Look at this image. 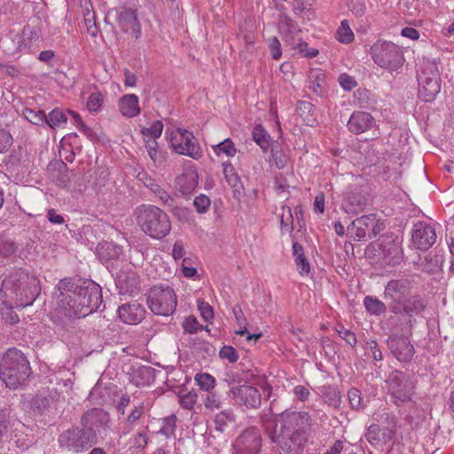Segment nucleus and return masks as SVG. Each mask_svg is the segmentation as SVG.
Segmentation results:
<instances>
[{"label":"nucleus","instance_id":"f257e3e1","mask_svg":"<svg viewBox=\"0 0 454 454\" xmlns=\"http://www.w3.org/2000/svg\"><path fill=\"white\" fill-rule=\"evenodd\" d=\"M266 434L286 454H301L308 441L311 418L308 412L285 411L274 421L263 419Z\"/></svg>","mask_w":454,"mask_h":454},{"label":"nucleus","instance_id":"f03ea898","mask_svg":"<svg viewBox=\"0 0 454 454\" xmlns=\"http://www.w3.org/2000/svg\"><path fill=\"white\" fill-rule=\"evenodd\" d=\"M59 313L67 318L84 317L102 303L101 287L92 280L78 284L65 278L59 283Z\"/></svg>","mask_w":454,"mask_h":454},{"label":"nucleus","instance_id":"7ed1b4c3","mask_svg":"<svg viewBox=\"0 0 454 454\" xmlns=\"http://www.w3.org/2000/svg\"><path fill=\"white\" fill-rule=\"evenodd\" d=\"M40 292L39 279L23 269L15 270L6 276L0 290L3 303L10 308L31 305Z\"/></svg>","mask_w":454,"mask_h":454},{"label":"nucleus","instance_id":"20e7f679","mask_svg":"<svg viewBox=\"0 0 454 454\" xmlns=\"http://www.w3.org/2000/svg\"><path fill=\"white\" fill-rule=\"evenodd\" d=\"M412 282L403 278L388 281L384 290V298L392 313L411 317L424 310L426 305L419 295H411Z\"/></svg>","mask_w":454,"mask_h":454},{"label":"nucleus","instance_id":"39448f33","mask_svg":"<svg viewBox=\"0 0 454 454\" xmlns=\"http://www.w3.org/2000/svg\"><path fill=\"white\" fill-rule=\"evenodd\" d=\"M31 374L29 362L22 352L8 349L0 361V379L9 388L24 385Z\"/></svg>","mask_w":454,"mask_h":454},{"label":"nucleus","instance_id":"423d86ee","mask_svg":"<svg viewBox=\"0 0 454 454\" xmlns=\"http://www.w3.org/2000/svg\"><path fill=\"white\" fill-rule=\"evenodd\" d=\"M135 214L137 225L151 238L160 239L169 233V217L158 207L143 205L136 209Z\"/></svg>","mask_w":454,"mask_h":454},{"label":"nucleus","instance_id":"0eeeda50","mask_svg":"<svg viewBox=\"0 0 454 454\" xmlns=\"http://www.w3.org/2000/svg\"><path fill=\"white\" fill-rule=\"evenodd\" d=\"M146 301L151 311L155 315L162 317L172 315L177 304L174 289L164 285L151 287L148 291Z\"/></svg>","mask_w":454,"mask_h":454},{"label":"nucleus","instance_id":"6e6552de","mask_svg":"<svg viewBox=\"0 0 454 454\" xmlns=\"http://www.w3.org/2000/svg\"><path fill=\"white\" fill-rule=\"evenodd\" d=\"M370 54L379 67L392 71L401 67L404 62L402 50L392 42L377 41L371 46Z\"/></svg>","mask_w":454,"mask_h":454},{"label":"nucleus","instance_id":"1a4fd4ad","mask_svg":"<svg viewBox=\"0 0 454 454\" xmlns=\"http://www.w3.org/2000/svg\"><path fill=\"white\" fill-rule=\"evenodd\" d=\"M97 434L85 432L83 429L71 428L62 432L59 437L61 448L79 453L97 443Z\"/></svg>","mask_w":454,"mask_h":454},{"label":"nucleus","instance_id":"9d476101","mask_svg":"<svg viewBox=\"0 0 454 454\" xmlns=\"http://www.w3.org/2000/svg\"><path fill=\"white\" fill-rule=\"evenodd\" d=\"M388 393L393 396L394 403L399 406L411 400L414 394V385L405 373L392 372L387 380Z\"/></svg>","mask_w":454,"mask_h":454},{"label":"nucleus","instance_id":"9b49d317","mask_svg":"<svg viewBox=\"0 0 454 454\" xmlns=\"http://www.w3.org/2000/svg\"><path fill=\"white\" fill-rule=\"evenodd\" d=\"M441 90L440 74L434 62H427L419 76V97L425 102H432Z\"/></svg>","mask_w":454,"mask_h":454},{"label":"nucleus","instance_id":"f8f14e48","mask_svg":"<svg viewBox=\"0 0 454 454\" xmlns=\"http://www.w3.org/2000/svg\"><path fill=\"white\" fill-rule=\"evenodd\" d=\"M262 434L257 427L243 430L234 440L231 454H259L262 445Z\"/></svg>","mask_w":454,"mask_h":454},{"label":"nucleus","instance_id":"ddd939ff","mask_svg":"<svg viewBox=\"0 0 454 454\" xmlns=\"http://www.w3.org/2000/svg\"><path fill=\"white\" fill-rule=\"evenodd\" d=\"M228 395L236 404L247 409H257L262 403V395L254 386L242 384L230 388Z\"/></svg>","mask_w":454,"mask_h":454},{"label":"nucleus","instance_id":"4468645a","mask_svg":"<svg viewBox=\"0 0 454 454\" xmlns=\"http://www.w3.org/2000/svg\"><path fill=\"white\" fill-rule=\"evenodd\" d=\"M170 144L173 149L179 154L187 155L193 159L201 157L202 152L193 136L186 129H178L170 137Z\"/></svg>","mask_w":454,"mask_h":454},{"label":"nucleus","instance_id":"2eb2a0df","mask_svg":"<svg viewBox=\"0 0 454 454\" xmlns=\"http://www.w3.org/2000/svg\"><path fill=\"white\" fill-rule=\"evenodd\" d=\"M60 397L56 388H42L35 395H24V402L30 409L38 413L55 405Z\"/></svg>","mask_w":454,"mask_h":454},{"label":"nucleus","instance_id":"dca6fc26","mask_svg":"<svg viewBox=\"0 0 454 454\" xmlns=\"http://www.w3.org/2000/svg\"><path fill=\"white\" fill-rule=\"evenodd\" d=\"M378 247L384 263L396 265L401 262L403 251L397 237L393 235L381 236Z\"/></svg>","mask_w":454,"mask_h":454},{"label":"nucleus","instance_id":"f3484780","mask_svg":"<svg viewBox=\"0 0 454 454\" xmlns=\"http://www.w3.org/2000/svg\"><path fill=\"white\" fill-rule=\"evenodd\" d=\"M116 22L121 29L129 34L133 38L138 39L141 35V26L135 10L122 7L117 11Z\"/></svg>","mask_w":454,"mask_h":454},{"label":"nucleus","instance_id":"a211bd4d","mask_svg":"<svg viewBox=\"0 0 454 454\" xmlns=\"http://www.w3.org/2000/svg\"><path fill=\"white\" fill-rule=\"evenodd\" d=\"M412 242L420 250H427L436 241L435 230L425 222H419L413 227Z\"/></svg>","mask_w":454,"mask_h":454},{"label":"nucleus","instance_id":"6ab92c4d","mask_svg":"<svg viewBox=\"0 0 454 454\" xmlns=\"http://www.w3.org/2000/svg\"><path fill=\"white\" fill-rule=\"evenodd\" d=\"M393 356L400 362H409L414 355V347L405 336L392 335L387 340Z\"/></svg>","mask_w":454,"mask_h":454},{"label":"nucleus","instance_id":"aec40b11","mask_svg":"<svg viewBox=\"0 0 454 454\" xmlns=\"http://www.w3.org/2000/svg\"><path fill=\"white\" fill-rule=\"evenodd\" d=\"M120 319L129 325H137L145 317V309L142 304L137 301L125 303L118 309Z\"/></svg>","mask_w":454,"mask_h":454},{"label":"nucleus","instance_id":"412c9836","mask_svg":"<svg viewBox=\"0 0 454 454\" xmlns=\"http://www.w3.org/2000/svg\"><path fill=\"white\" fill-rule=\"evenodd\" d=\"M108 420L106 412L100 409H92L83 414L81 419L85 432L97 434V431Z\"/></svg>","mask_w":454,"mask_h":454},{"label":"nucleus","instance_id":"4be33fe9","mask_svg":"<svg viewBox=\"0 0 454 454\" xmlns=\"http://www.w3.org/2000/svg\"><path fill=\"white\" fill-rule=\"evenodd\" d=\"M375 223V215H363L354 220L348 230L354 234L357 240L372 239V226Z\"/></svg>","mask_w":454,"mask_h":454},{"label":"nucleus","instance_id":"5701e85b","mask_svg":"<svg viewBox=\"0 0 454 454\" xmlns=\"http://www.w3.org/2000/svg\"><path fill=\"white\" fill-rule=\"evenodd\" d=\"M375 124L371 114L366 112H354L348 121V129L355 134H361L370 129Z\"/></svg>","mask_w":454,"mask_h":454},{"label":"nucleus","instance_id":"b1692460","mask_svg":"<svg viewBox=\"0 0 454 454\" xmlns=\"http://www.w3.org/2000/svg\"><path fill=\"white\" fill-rule=\"evenodd\" d=\"M121 294L133 295L139 292V278L133 271L121 272L116 278Z\"/></svg>","mask_w":454,"mask_h":454},{"label":"nucleus","instance_id":"393cba45","mask_svg":"<svg viewBox=\"0 0 454 454\" xmlns=\"http://www.w3.org/2000/svg\"><path fill=\"white\" fill-rule=\"evenodd\" d=\"M39 30L29 25L25 26L21 34L17 35L14 43L17 44L16 49L20 51L28 50L32 43L39 39Z\"/></svg>","mask_w":454,"mask_h":454},{"label":"nucleus","instance_id":"a878e982","mask_svg":"<svg viewBox=\"0 0 454 454\" xmlns=\"http://www.w3.org/2000/svg\"><path fill=\"white\" fill-rule=\"evenodd\" d=\"M278 28L283 39L286 42L293 40L294 35L301 32L298 24L285 13L279 14Z\"/></svg>","mask_w":454,"mask_h":454},{"label":"nucleus","instance_id":"bb28decb","mask_svg":"<svg viewBox=\"0 0 454 454\" xmlns=\"http://www.w3.org/2000/svg\"><path fill=\"white\" fill-rule=\"evenodd\" d=\"M97 254L103 262L117 260L122 254V247L113 242L103 241L98 245Z\"/></svg>","mask_w":454,"mask_h":454},{"label":"nucleus","instance_id":"cd10ccee","mask_svg":"<svg viewBox=\"0 0 454 454\" xmlns=\"http://www.w3.org/2000/svg\"><path fill=\"white\" fill-rule=\"evenodd\" d=\"M119 109L123 116L135 117L140 114L138 98L135 94H128L119 100Z\"/></svg>","mask_w":454,"mask_h":454},{"label":"nucleus","instance_id":"c85d7f7f","mask_svg":"<svg viewBox=\"0 0 454 454\" xmlns=\"http://www.w3.org/2000/svg\"><path fill=\"white\" fill-rule=\"evenodd\" d=\"M137 176L144 182L146 187L150 188L152 192L160 198L164 205L168 207L173 205L174 199L167 192L161 189L160 186L158 185L145 172L139 173Z\"/></svg>","mask_w":454,"mask_h":454},{"label":"nucleus","instance_id":"c756f323","mask_svg":"<svg viewBox=\"0 0 454 454\" xmlns=\"http://www.w3.org/2000/svg\"><path fill=\"white\" fill-rule=\"evenodd\" d=\"M198 175L194 172L184 173L176 178V185L184 195L190 194L198 184Z\"/></svg>","mask_w":454,"mask_h":454},{"label":"nucleus","instance_id":"7c9ffc66","mask_svg":"<svg viewBox=\"0 0 454 454\" xmlns=\"http://www.w3.org/2000/svg\"><path fill=\"white\" fill-rule=\"evenodd\" d=\"M223 167L225 179L232 187L233 192L240 194L243 191V184L234 167L230 162L223 163Z\"/></svg>","mask_w":454,"mask_h":454},{"label":"nucleus","instance_id":"2f4dec72","mask_svg":"<svg viewBox=\"0 0 454 454\" xmlns=\"http://www.w3.org/2000/svg\"><path fill=\"white\" fill-rule=\"evenodd\" d=\"M293 254L299 273L301 276L309 275L310 272V264L304 255L302 246L297 242L294 243Z\"/></svg>","mask_w":454,"mask_h":454},{"label":"nucleus","instance_id":"473e14b6","mask_svg":"<svg viewBox=\"0 0 454 454\" xmlns=\"http://www.w3.org/2000/svg\"><path fill=\"white\" fill-rule=\"evenodd\" d=\"M324 400L334 408H338L341 403L340 392L335 386L326 385L320 388Z\"/></svg>","mask_w":454,"mask_h":454},{"label":"nucleus","instance_id":"72a5a7b5","mask_svg":"<svg viewBox=\"0 0 454 454\" xmlns=\"http://www.w3.org/2000/svg\"><path fill=\"white\" fill-rule=\"evenodd\" d=\"M235 420L236 416L232 410H223L215 417V429L219 432H224L230 425L235 422Z\"/></svg>","mask_w":454,"mask_h":454},{"label":"nucleus","instance_id":"f704fd0d","mask_svg":"<svg viewBox=\"0 0 454 454\" xmlns=\"http://www.w3.org/2000/svg\"><path fill=\"white\" fill-rule=\"evenodd\" d=\"M297 113L303 120L304 123L308 126L313 127L316 123V117L314 116V106L307 101H299L297 104Z\"/></svg>","mask_w":454,"mask_h":454},{"label":"nucleus","instance_id":"c9c22d12","mask_svg":"<svg viewBox=\"0 0 454 454\" xmlns=\"http://www.w3.org/2000/svg\"><path fill=\"white\" fill-rule=\"evenodd\" d=\"M372 419L373 420L387 425V427H396L397 419L387 408H382L375 411L372 414Z\"/></svg>","mask_w":454,"mask_h":454},{"label":"nucleus","instance_id":"e433bc0d","mask_svg":"<svg viewBox=\"0 0 454 454\" xmlns=\"http://www.w3.org/2000/svg\"><path fill=\"white\" fill-rule=\"evenodd\" d=\"M364 305L371 315L380 316L387 310V305L372 296H366L364 300Z\"/></svg>","mask_w":454,"mask_h":454},{"label":"nucleus","instance_id":"4c0bfd02","mask_svg":"<svg viewBox=\"0 0 454 454\" xmlns=\"http://www.w3.org/2000/svg\"><path fill=\"white\" fill-rule=\"evenodd\" d=\"M67 121V114L58 108L50 112L45 119V122L52 129L63 128Z\"/></svg>","mask_w":454,"mask_h":454},{"label":"nucleus","instance_id":"58836bf2","mask_svg":"<svg viewBox=\"0 0 454 454\" xmlns=\"http://www.w3.org/2000/svg\"><path fill=\"white\" fill-rule=\"evenodd\" d=\"M253 139L254 141L263 150L266 151L270 136L268 134V132L262 128V125H256L254 128V130L252 132Z\"/></svg>","mask_w":454,"mask_h":454},{"label":"nucleus","instance_id":"ea45409f","mask_svg":"<svg viewBox=\"0 0 454 454\" xmlns=\"http://www.w3.org/2000/svg\"><path fill=\"white\" fill-rule=\"evenodd\" d=\"M354 33L351 30L347 20L340 22V26L336 31V38L341 43H349L354 40Z\"/></svg>","mask_w":454,"mask_h":454},{"label":"nucleus","instance_id":"a19ab883","mask_svg":"<svg viewBox=\"0 0 454 454\" xmlns=\"http://www.w3.org/2000/svg\"><path fill=\"white\" fill-rule=\"evenodd\" d=\"M59 174L57 178V184L59 186L66 188L70 184L72 179L74 177L75 175L74 170L68 169L66 163H64L63 161H60L59 163Z\"/></svg>","mask_w":454,"mask_h":454},{"label":"nucleus","instance_id":"79ce46f5","mask_svg":"<svg viewBox=\"0 0 454 454\" xmlns=\"http://www.w3.org/2000/svg\"><path fill=\"white\" fill-rule=\"evenodd\" d=\"M145 148L147 150L148 155L153 163L161 164L164 161V156L158 150V142L154 138H148L145 141Z\"/></svg>","mask_w":454,"mask_h":454},{"label":"nucleus","instance_id":"37998d69","mask_svg":"<svg viewBox=\"0 0 454 454\" xmlns=\"http://www.w3.org/2000/svg\"><path fill=\"white\" fill-rule=\"evenodd\" d=\"M365 203L362 201V199L359 195H351L348 197L345 205H343V208L348 214L357 215L364 208Z\"/></svg>","mask_w":454,"mask_h":454},{"label":"nucleus","instance_id":"c03bdc74","mask_svg":"<svg viewBox=\"0 0 454 454\" xmlns=\"http://www.w3.org/2000/svg\"><path fill=\"white\" fill-rule=\"evenodd\" d=\"M213 150L217 155L224 153L228 157H232L236 153L234 143L230 138H226L218 145L213 146Z\"/></svg>","mask_w":454,"mask_h":454},{"label":"nucleus","instance_id":"a18cd8bd","mask_svg":"<svg viewBox=\"0 0 454 454\" xmlns=\"http://www.w3.org/2000/svg\"><path fill=\"white\" fill-rule=\"evenodd\" d=\"M23 115L28 121L35 125L43 123L46 119V115L43 111H35L30 108H26L23 111Z\"/></svg>","mask_w":454,"mask_h":454},{"label":"nucleus","instance_id":"49530a36","mask_svg":"<svg viewBox=\"0 0 454 454\" xmlns=\"http://www.w3.org/2000/svg\"><path fill=\"white\" fill-rule=\"evenodd\" d=\"M348 397L350 403V405L353 409L360 410L365 407V403H364L361 391L357 388H351L348 393Z\"/></svg>","mask_w":454,"mask_h":454},{"label":"nucleus","instance_id":"de8ad7c7","mask_svg":"<svg viewBox=\"0 0 454 454\" xmlns=\"http://www.w3.org/2000/svg\"><path fill=\"white\" fill-rule=\"evenodd\" d=\"M195 380L201 389L209 391L215 387V380L208 373L197 374Z\"/></svg>","mask_w":454,"mask_h":454},{"label":"nucleus","instance_id":"09e8293b","mask_svg":"<svg viewBox=\"0 0 454 454\" xmlns=\"http://www.w3.org/2000/svg\"><path fill=\"white\" fill-rule=\"evenodd\" d=\"M163 130V124L160 121H155L152 123L150 128H143L141 133L145 137L151 136V138H158L161 136Z\"/></svg>","mask_w":454,"mask_h":454},{"label":"nucleus","instance_id":"8fccbe9b","mask_svg":"<svg viewBox=\"0 0 454 454\" xmlns=\"http://www.w3.org/2000/svg\"><path fill=\"white\" fill-rule=\"evenodd\" d=\"M84 22L87 27V32L90 35L96 36L98 29L96 25V15L94 11L87 10L86 12H84Z\"/></svg>","mask_w":454,"mask_h":454},{"label":"nucleus","instance_id":"3c124183","mask_svg":"<svg viewBox=\"0 0 454 454\" xmlns=\"http://www.w3.org/2000/svg\"><path fill=\"white\" fill-rule=\"evenodd\" d=\"M282 211L283 213L280 221L281 229L285 231H292L294 218L291 208L289 207H283Z\"/></svg>","mask_w":454,"mask_h":454},{"label":"nucleus","instance_id":"603ef678","mask_svg":"<svg viewBox=\"0 0 454 454\" xmlns=\"http://www.w3.org/2000/svg\"><path fill=\"white\" fill-rule=\"evenodd\" d=\"M13 138L10 131L0 128V153H5L11 148Z\"/></svg>","mask_w":454,"mask_h":454},{"label":"nucleus","instance_id":"864d4df0","mask_svg":"<svg viewBox=\"0 0 454 454\" xmlns=\"http://www.w3.org/2000/svg\"><path fill=\"white\" fill-rule=\"evenodd\" d=\"M336 331L339 336L346 341L347 344L350 345L352 348H355L357 343V339L356 334L350 330L345 328L343 325H339L336 328Z\"/></svg>","mask_w":454,"mask_h":454},{"label":"nucleus","instance_id":"5fc2aeb1","mask_svg":"<svg viewBox=\"0 0 454 454\" xmlns=\"http://www.w3.org/2000/svg\"><path fill=\"white\" fill-rule=\"evenodd\" d=\"M103 103V96L99 91L90 94L87 100V108L90 112H98Z\"/></svg>","mask_w":454,"mask_h":454},{"label":"nucleus","instance_id":"6e6d98bb","mask_svg":"<svg viewBox=\"0 0 454 454\" xmlns=\"http://www.w3.org/2000/svg\"><path fill=\"white\" fill-rule=\"evenodd\" d=\"M382 429L376 424L371 425L365 434V439L372 444H376L381 441Z\"/></svg>","mask_w":454,"mask_h":454},{"label":"nucleus","instance_id":"4d7b16f0","mask_svg":"<svg viewBox=\"0 0 454 454\" xmlns=\"http://www.w3.org/2000/svg\"><path fill=\"white\" fill-rule=\"evenodd\" d=\"M196 401L197 394L192 391H189L179 395V403L184 409H192L194 404L196 403Z\"/></svg>","mask_w":454,"mask_h":454},{"label":"nucleus","instance_id":"13d9d810","mask_svg":"<svg viewBox=\"0 0 454 454\" xmlns=\"http://www.w3.org/2000/svg\"><path fill=\"white\" fill-rule=\"evenodd\" d=\"M364 348H365V354L367 356L372 355L373 359L376 361L382 360V358H383L382 353L379 348V344L377 343V341H375L373 340L367 341Z\"/></svg>","mask_w":454,"mask_h":454},{"label":"nucleus","instance_id":"bf43d9fd","mask_svg":"<svg viewBox=\"0 0 454 454\" xmlns=\"http://www.w3.org/2000/svg\"><path fill=\"white\" fill-rule=\"evenodd\" d=\"M16 246L12 240L0 237V257H8L14 254Z\"/></svg>","mask_w":454,"mask_h":454},{"label":"nucleus","instance_id":"052dcab7","mask_svg":"<svg viewBox=\"0 0 454 454\" xmlns=\"http://www.w3.org/2000/svg\"><path fill=\"white\" fill-rule=\"evenodd\" d=\"M348 6L356 17H362L365 13L366 7L364 0H349Z\"/></svg>","mask_w":454,"mask_h":454},{"label":"nucleus","instance_id":"680f3d73","mask_svg":"<svg viewBox=\"0 0 454 454\" xmlns=\"http://www.w3.org/2000/svg\"><path fill=\"white\" fill-rule=\"evenodd\" d=\"M219 356L227 359L230 363H235L239 359L237 350L231 346H223L220 349Z\"/></svg>","mask_w":454,"mask_h":454},{"label":"nucleus","instance_id":"e2e57ef3","mask_svg":"<svg viewBox=\"0 0 454 454\" xmlns=\"http://www.w3.org/2000/svg\"><path fill=\"white\" fill-rule=\"evenodd\" d=\"M210 199L206 195H200L195 197L193 200V205L196 210L202 214L207 212L208 207L210 206Z\"/></svg>","mask_w":454,"mask_h":454},{"label":"nucleus","instance_id":"0e129e2a","mask_svg":"<svg viewBox=\"0 0 454 454\" xmlns=\"http://www.w3.org/2000/svg\"><path fill=\"white\" fill-rule=\"evenodd\" d=\"M176 415H170L164 419V427L160 430V433L168 437L174 433L176 427Z\"/></svg>","mask_w":454,"mask_h":454},{"label":"nucleus","instance_id":"69168bd1","mask_svg":"<svg viewBox=\"0 0 454 454\" xmlns=\"http://www.w3.org/2000/svg\"><path fill=\"white\" fill-rule=\"evenodd\" d=\"M198 309L205 321L209 322L214 318L213 308L203 301H199Z\"/></svg>","mask_w":454,"mask_h":454},{"label":"nucleus","instance_id":"338daca9","mask_svg":"<svg viewBox=\"0 0 454 454\" xmlns=\"http://www.w3.org/2000/svg\"><path fill=\"white\" fill-rule=\"evenodd\" d=\"M221 403H222V402H221V398H220L219 395H217L215 392L208 393V395L206 398V401H205L206 408L211 409V410L218 409L220 407Z\"/></svg>","mask_w":454,"mask_h":454},{"label":"nucleus","instance_id":"774afa93","mask_svg":"<svg viewBox=\"0 0 454 454\" xmlns=\"http://www.w3.org/2000/svg\"><path fill=\"white\" fill-rule=\"evenodd\" d=\"M339 82L341 85V87L346 90H351L357 84L356 81L352 76L347 74H341L339 76Z\"/></svg>","mask_w":454,"mask_h":454}]
</instances>
